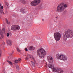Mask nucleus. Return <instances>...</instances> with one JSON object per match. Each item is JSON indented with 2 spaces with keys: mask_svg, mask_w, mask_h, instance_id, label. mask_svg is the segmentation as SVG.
Wrapping results in <instances>:
<instances>
[{
  "mask_svg": "<svg viewBox=\"0 0 73 73\" xmlns=\"http://www.w3.org/2000/svg\"><path fill=\"white\" fill-rule=\"evenodd\" d=\"M68 4H65L64 3H61L58 5L56 7V11L58 12H64L65 8L68 7Z\"/></svg>",
  "mask_w": 73,
  "mask_h": 73,
  "instance_id": "nucleus-1",
  "label": "nucleus"
},
{
  "mask_svg": "<svg viewBox=\"0 0 73 73\" xmlns=\"http://www.w3.org/2000/svg\"><path fill=\"white\" fill-rule=\"evenodd\" d=\"M37 52L40 58H44L46 54V51L42 48H39L37 50Z\"/></svg>",
  "mask_w": 73,
  "mask_h": 73,
  "instance_id": "nucleus-2",
  "label": "nucleus"
},
{
  "mask_svg": "<svg viewBox=\"0 0 73 73\" xmlns=\"http://www.w3.org/2000/svg\"><path fill=\"white\" fill-rule=\"evenodd\" d=\"M65 35H63V38L65 40H67V38H72L73 37V32L70 29H68L67 31L65 32Z\"/></svg>",
  "mask_w": 73,
  "mask_h": 73,
  "instance_id": "nucleus-3",
  "label": "nucleus"
},
{
  "mask_svg": "<svg viewBox=\"0 0 73 73\" xmlns=\"http://www.w3.org/2000/svg\"><path fill=\"white\" fill-rule=\"evenodd\" d=\"M56 58L58 59L62 60V61H66L68 59L67 57L63 55V54H56Z\"/></svg>",
  "mask_w": 73,
  "mask_h": 73,
  "instance_id": "nucleus-4",
  "label": "nucleus"
},
{
  "mask_svg": "<svg viewBox=\"0 0 73 73\" xmlns=\"http://www.w3.org/2000/svg\"><path fill=\"white\" fill-rule=\"evenodd\" d=\"M54 37L55 40L57 41H58L60 40V38L61 37V33L59 32L55 33L54 34Z\"/></svg>",
  "mask_w": 73,
  "mask_h": 73,
  "instance_id": "nucleus-5",
  "label": "nucleus"
},
{
  "mask_svg": "<svg viewBox=\"0 0 73 73\" xmlns=\"http://www.w3.org/2000/svg\"><path fill=\"white\" fill-rule=\"evenodd\" d=\"M20 28V26L17 25H12L11 27V30L13 31L19 30Z\"/></svg>",
  "mask_w": 73,
  "mask_h": 73,
  "instance_id": "nucleus-6",
  "label": "nucleus"
},
{
  "mask_svg": "<svg viewBox=\"0 0 73 73\" xmlns=\"http://www.w3.org/2000/svg\"><path fill=\"white\" fill-rule=\"evenodd\" d=\"M40 2V0H34L31 2V4L32 6H36L38 5Z\"/></svg>",
  "mask_w": 73,
  "mask_h": 73,
  "instance_id": "nucleus-7",
  "label": "nucleus"
},
{
  "mask_svg": "<svg viewBox=\"0 0 73 73\" xmlns=\"http://www.w3.org/2000/svg\"><path fill=\"white\" fill-rule=\"evenodd\" d=\"M53 70H54L53 72H57L58 73H63V70L61 69L60 68H55L53 69Z\"/></svg>",
  "mask_w": 73,
  "mask_h": 73,
  "instance_id": "nucleus-8",
  "label": "nucleus"
},
{
  "mask_svg": "<svg viewBox=\"0 0 73 73\" xmlns=\"http://www.w3.org/2000/svg\"><path fill=\"white\" fill-rule=\"evenodd\" d=\"M47 59L48 60V61L50 64H52L53 62V58L52 57L50 56H48L47 57Z\"/></svg>",
  "mask_w": 73,
  "mask_h": 73,
  "instance_id": "nucleus-9",
  "label": "nucleus"
},
{
  "mask_svg": "<svg viewBox=\"0 0 73 73\" xmlns=\"http://www.w3.org/2000/svg\"><path fill=\"white\" fill-rule=\"evenodd\" d=\"M48 67L49 68H50L52 69V72H53L54 70H53L54 69H55L56 68H54V66L52 64H50L48 66Z\"/></svg>",
  "mask_w": 73,
  "mask_h": 73,
  "instance_id": "nucleus-10",
  "label": "nucleus"
},
{
  "mask_svg": "<svg viewBox=\"0 0 73 73\" xmlns=\"http://www.w3.org/2000/svg\"><path fill=\"white\" fill-rule=\"evenodd\" d=\"M35 48L33 46H31L29 48V49L30 50H34Z\"/></svg>",
  "mask_w": 73,
  "mask_h": 73,
  "instance_id": "nucleus-11",
  "label": "nucleus"
},
{
  "mask_svg": "<svg viewBox=\"0 0 73 73\" xmlns=\"http://www.w3.org/2000/svg\"><path fill=\"white\" fill-rule=\"evenodd\" d=\"M28 56H29V57L30 58H31L32 59H33V60L35 62V59H34L33 58V56L32 55L30 56V55L28 54Z\"/></svg>",
  "mask_w": 73,
  "mask_h": 73,
  "instance_id": "nucleus-12",
  "label": "nucleus"
},
{
  "mask_svg": "<svg viewBox=\"0 0 73 73\" xmlns=\"http://www.w3.org/2000/svg\"><path fill=\"white\" fill-rule=\"evenodd\" d=\"M4 7L3 6H1V7L0 8V13H2L3 12V9Z\"/></svg>",
  "mask_w": 73,
  "mask_h": 73,
  "instance_id": "nucleus-13",
  "label": "nucleus"
},
{
  "mask_svg": "<svg viewBox=\"0 0 73 73\" xmlns=\"http://www.w3.org/2000/svg\"><path fill=\"white\" fill-rule=\"evenodd\" d=\"M20 2L21 3H22L23 4H26V3H27V1L25 0H20Z\"/></svg>",
  "mask_w": 73,
  "mask_h": 73,
  "instance_id": "nucleus-14",
  "label": "nucleus"
},
{
  "mask_svg": "<svg viewBox=\"0 0 73 73\" xmlns=\"http://www.w3.org/2000/svg\"><path fill=\"white\" fill-rule=\"evenodd\" d=\"M7 44L9 45H12V42L10 40H8V41L7 42Z\"/></svg>",
  "mask_w": 73,
  "mask_h": 73,
  "instance_id": "nucleus-15",
  "label": "nucleus"
},
{
  "mask_svg": "<svg viewBox=\"0 0 73 73\" xmlns=\"http://www.w3.org/2000/svg\"><path fill=\"white\" fill-rule=\"evenodd\" d=\"M20 11L22 13H25V10L24 9H21L20 10Z\"/></svg>",
  "mask_w": 73,
  "mask_h": 73,
  "instance_id": "nucleus-16",
  "label": "nucleus"
},
{
  "mask_svg": "<svg viewBox=\"0 0 73 73\" xmlns=\"http://www.w3.org/2000/svg\"><path fill=\"white\" fill-rule=\"evenodd\" d=\"M5 21L6 23H7V24H9V23L8 22V19H5Z\"/></svg>",
  "mask_w": 73,
  "mask_h": 73,
  "instance_id": "nucleus-17",
  "label": "nucleus"
},
{
  "mask_svg": "<svg viewBox=\"0 0 73 73\" xmlns=\"http://www.w3.org/2000/svg\"><path fill=\"white\" fill-rule=\"evenodd\" d=\"M7 62H8L9 63V64H10L11 65H12V62H11L9 60H7Z\"/></svg>",
  "mask_w": 73,
  "mask_h": 73,
  "instance_id": "nucleus-18",
  "label": "nucleus"
},
{
  "mask_svg": "<svg viewBox=\"0 0 73 73\" xmlns=\"http://www.w3.org/2000/svg\"><path fill=\"white\" fill-rule=\"evenodd\" d=\"M31 64L33 66H35L36 65H35V63L34 62H31Z\"/></svg>",
  "mask_w": 73,
  "mask_h": 73,
  "instance_id": "nucleus-19",
  "label": "nucleus"
},
{
  "mask_svg": "<svg viewBox=\"0 0 73 73\" xmlns=\"http://www.w3.org/2000/svg\"><path fill=\"white\" fill-rule=\"evenodd\" d=\"M0 35L1 36V37H2V38H3L4 37V35H3V33H1V32H0Z\"/></svg>",
  "mask_w": 73,
  "mask_h": 73,
  "instance_id": "nucleus-20",
  "label": "nucleus"
},
{
  "mask_svg": "<svg viewBox=\"0 0 73 73\" xmlns=\"http://www.w3.org/2000/svg\"><path fill=\"white\" fill-rule=\"evenodd\" d=\"M17 49L18 52H21V50H20L19 48H17Z\"/></svg>",
  "mask_w": 73,
  "mask_h": 73,
  "instance_id": "nucleus-21",
  "label": "nucleus"
},
{
  "mask_svg": "<svg viewBox=\"0 0 73 73\" xmlns=\"http://www.w3.org/2000/svg\"><path fill=\"white\" fill-rule=\"evenodd\" d=\"M18 62L19 61H18V60H15L14 61V62L16 64H17V63H18Z\"/></svg>",
  "mask_w": 73,
  "mask_h": 73,
  "instance_id": "nucleus-22",
  "label": "nucleus"
},
{
  "mask_svg": "<svg viewBox=\"0 0 73 73\" xmlns=\"http://www.w3.org/2000/svg\"><path fill=\"white\" fill-rule=\"evenodd\" d=\"M16 66V68L17 69H20V68H19V65H17Z\"/></svg>",
  "mask_w": 73,
  "mask_h": 73,
  "instance_id": "nucleus-23",
  "label": "nucleus"
},
{
  "mask_svg": "<svg viewBox=\"0 0 73 73\" xmlns=\"http://www.w3.org/2000/svg\"><path fill=\"white\" fill-rule=\"evenodd\" d=\"M21 61V59L20 58H19L18 59V61L19 62H20Z\"/></svg>",
  "mask_w": 73,
  "mask_h": 73,
  "instance_id": "nucleus-24",
  "label": "nucleus"
},
{
  "mask_svg": "<svg viewBox=\"0 0 73 73\" xmlns=\"http://www.w3.org/2000/svg\"><path fill=\"white\" fill-rule=\"evenodd\" d=\"M7 37H9V33H7Z\"/></svg>",
  "mask_w": 73,
  "mask_h": 73,
  "instance_id": "nucleus-25",
  "label": "nucleus"
},
{
  "mask_svg": "<svg viewBox=\"0 0 73 73\" xmlns=\"http://www.w3.org/2000/svg\"><path fill=\"white\" fill-rule=\"evenodd\" d=\"M29 59V58L28 57H27L26 58V60H28V59Z\"/></svg>",
  "mask_w": 73,
  "mask_h": 73,
  "instance_id": "nucleus-26",
  "label": "nucleus"
},
{
  "mask_svg": "<svg viewBox=\"0 0 73 73\" xmlns=\"http://www.w3.org/2000/svg\"><path fill=\"white\" fill-rule=\"evenodd\" d=\"M2 54V53L1 52H0V58L1 56V55Z\"/></svg>",
  "mask_w": 73,
  "mask_h": 73,
  "instance_id": "nucleus-27",
  "label": "nucleus"
},
{
  "mask_svg": "<svg viewBox=\"0 0 73 73\" xmlns=\"http://www.w3.org/2000/svg\"><path fill=\"white\" fill-rule=\"evenodd\" d=\"M56 20H58V16H56Z\"/></svg>",
  "mask_w": 73,
  "mask_h": 73,
  "instance_id": "nucleus-28",
  "label": "nucleus"
},
{
  "mask_svg": "<svg viewBox=\"0 0 73 73\" xmlns=\"http://www.w3.org/2000/svg\"><path fill=\"white\" fill-rule=\"evenodd\" d=\"M25 51H28V49L27 48H25Z\"/></svg>",
  "mask_w": 73,
  "mask_h": 73,
  "instance_id": "nucleus-29",
  "label": "nucleus"
},
{
  "mask_svg": "<svg viewBox=\"0 0 73 73\" xmlns=\"http://www.w3.org/2000/svg\"><path fill=\"white\" fill-rule=\"evenodd\" d=\"M3 45H5V42H3Z\"/></svg>",
  "mask_w": 73,
  "mask_h": 73,
  "instance_id": "nucleus-30",
  "label": "nucleus"
},
{
  "mask_svg": "<svg viewBox=\"0 0 73 73\" xmlns=\"http://www.w3.org/2000/svg\"><path fill=\"white\" fill-rule=\"evenodd\" d=\"M1 7V4L0 3V8Z\"/></svg>",
  "mask_w": 73,
  "mask_h": 73,
  "instance_id": "nucleus-31",
  "label": "nucleus"
},
{
  "mask_svg": "<svg viewBox=\"0 0 73 73\" xmlns=\"http://www.w3.org/2000/svg\"><path fill=\"white\" fill-rule=\"evenodd\" d=\"M42 21H44V19H42Z\"/></svg>",
  "mask_w": 73,
  "mask_h": 73,
  "instance_id": "nucleus-32",
  "label": "nucleus"
},
{
  "mask_svg": "<svg viewBox=\"0 0 73 73\" xmlns=\"http://www.w3.org/2000/svg\"><path fill=\"white\" fill-rule=\"evenodd\" d=\"M0 39H1V37H0Z\"/></svg>",
  "mask_w": 73,
  "mask_h": 73,
  "instance_id": "nucleus-33",
  "label": "nucleus"
},
{
  "mask_svg": "<svg viewBox=\"0 0 73 73\" xmlns=\"http://www.w3.org/2000/svg\"><path fill=\"white\" fill-rule=\"evenodd\" d=\"M3 13V14H4V13Z\"/></svg>",
  "mask_w": 73,
  "mask_h": 73,
  "instance_id": "nucleus-34",
  "label": "nucleus"
},
{
  "mask_svg": "<svg viewBox=\"0 0 73 73\" xmlns=\"http://www.w3.org/2000/svg\"><path fill=\"white\" fill-rule=\"evenodd\" d=\"M6 40L7 41V40Z\"/></svg>",
  "mask_w": 73,
  "mask_h": 73,
  "instance_id": "nucleus-35",
  "label": "nucleus"
},
{
  "mask_svg": "<svg viewBox=\"0 0 73 73\" xmlns=\"http://www.w3.org/2000/svg\"><path fill=\"white\" fill-rule=\"evenodd\" d=\"M51 44V45H52V44Z\"/></svg>",
  "mask_w": 73,
  "mask_h": 73,
  "instance_id": "nucleus-36",
  "label": "nucleus"
}]
</instances>
